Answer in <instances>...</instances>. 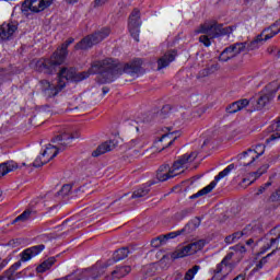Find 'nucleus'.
Returning <instances> with one entry per match:
<instances>
[{
	"label": "nucleus",
	"mask_w": 280,
	"mask_h": 280,
	"mask_svg": "<svg viewBox=\"0 0 280 280\" xmlns=\"http://www.w3.org/2000/svg\"><path fill=\"white\" fill-rule=\"evenodd\" d=\"M141 59H136L131 65L119 62L117 59L106 58L103 60L92 61L89 70L83 72H77L73 68H62L58 73V86L63 90L67 86V82H82L91 75L97 73V82L100 84H108L115 82L119 75H121L128 69H131L135 73L141 69Z\"/></svg>",
	"instance_id": "f257e3e1"
},
{
	"label": "nucleus",
	"mask_w": 280,
	"mask_h": 280,
	"mask_svg": "<svg viewBox=\"0 0 280 280\" xmlns=\"http://www.w3.org/2000/svg\"><path fill=\"white\" fill-rule=\"evenodd\" d=\"M197 156L198 153L196 152H191L190 154L186 153L175 161L171 167L167 164H163L158 170V180L165 183V180H170V178H174L175 176L183 174V172H185V167H187V164L196 161Z\"/></svg>",
	"instance_id": "f03ea898"
},
{
	"label": "nucleus",
	"mask_w": 280,
	"mask_h": 280,
	"mask_svg": "<svg viewBox=\"0 0 280 280\" xmlns=\"http://www.w3.org/2000/svg\"><path fill=\"white\" fill-rule=\"evenodd\" d=\"M71 141H73V136L67 132L59 133L52 138L51 142L55 143V145L49 144L42 153L44 163H49V161L56 159V156H58V152L67 150V147L71 144Z\"/></svg>",
	"instance_id": "7ed1b4c3"
},
{
	"label": "nucleus",
	"mask_w": 280,
	"mask_h": 280,
	"mask_svg": "<svg viewBox=\"0 0 280 280\" xmlns=\"http://www.w3.org/2000/svg\"><path fill=\"white\" fill-rule=\"evenodd\" d=\"M269 242L262 247L260 253H266V250H270V248H275L272 253L268 254L266 257L261 258L256 267L253 269V272H257V270H261L264 265L268 262V257H272L275 253H277V248H279V240H280V224L276 225L273 229L269 231L268 234Z\"/></svg>",
	"instance_id": "20e7f679"
},
{
	"label": "nucleus",
	"mask_w": 280,
	"mask_h": 280,
	"mask_svg": "<svg viewBox=\"0 0 280 280\" xmlns=\"http://www.w3.org/2000/svg\"><path fill=\"white\" fill-rule=\"evenodd\" d=\"M235 26H225L222 24H201L195 32L196 34H208L210 38H218L220 36H230L235 32Z\"/></svg>",
	"instance_id": "39448f33"
},
{
	"label": "nucleus",
	"mask_w": 280,
	"mask_h": 280,
	"mask_svg": "<svg viewBox=\"0 0 280 280\" xmlns=\"http://www.w3.org/2000/svg\"><path fill=\"white\" fill-rule=\"evenodd\" d=\"M108 36H110V28L105 27L92 35L85 36L74 46V49L77 50L91 49L93 45H97L98 43H102V40H104V38H108Z\"/></svg>",
	"instance_id": "423d86ee"
},
{
	"label": "nucleus",
	"mask_w": 280,
	"mask_h": 280,
	"mask_svg": "<svg viewBox=\"0 0 280 280\" xmlns=\"http://www.w3.org/2000/svg\"><path fill=\"white\" fill-rule=\"evenodd\" d=\"M205 248V241H196L186 246L177 248L175 252L170 254L171 259H183V257H189V255H196L199 250Z\"/></svg>",
	"instance_id": "0eeeda50"
},
{
	"label": "nucleus",
	"mask_w": 280,
	"mask_h": 280,
	"mask_svg": "<svg viewBox=\"0 0 280 280\" xmlns=\"http://www.w3.org/2000/svg\"><path fill=\"white\" fill-rule=\"evenodd\" d=\"M62 57L59 58L58 52H54L52 56L49 59H39L36 65L35 69L36 71H39V73H52L56 69V67L62 65Z\"/></svg>",
	"instance_id": "6e6552de"
},
{
	"label": "nucleus",
	"mask_w": 280,
	"mask_h": 280,
	"mask_svg": "<svg viewBox=\"0 0 280 280\" xmlns=\"http://www.w3.org/2000/svg\"><path fill=\"white\" fill-rule=\"evenodd\" d=\"M235 170V164L228 165L223 171H221L215 177L214 180H212L208 186L203 187L201 190L192 195L190 198L194 200L196 198H200V196H207V194H211L213 189H215V186L222 178L229 176L231 172Z\"/></svg>",
	"instance_id": "1a4fd4ad"
},
{
	"label": "nucleus",
	"mask_w": 280,
	"mask_h": 280,
	"mask_svg": "<svg viewBox=\"0 0 280 280\" xmlns=\"http://www.w3.org/2000/svg\"><path fill=\"white\" fill-rule=\"evenodd\" d=\"M54 0H24L22 3V12H32L33 14H40L47 8H51Z\"/></svg>",
	"instance_id": "9d476101"
},
{
	"label": "nucleus",
	"mask_w": 280,
	"mask_h": 280,
	"mask_svg": "<svg viewBox=\"0 0 280 280\" xmlns=\"http://www.w3.org/2000/svg\"><path fill=\"white\" fill-rule=\"evenodd\" d=\"M233 252L226 254V256L222 259V261L217 265L214 269L213 280H225L229 277V272L233 270Z\"/></svg>",
	"instance_id": "9b49d317"
},
{
	"label": "nucleus",
	"mask_w": 280,
	"mask_h": 280,
	"mask_svg": "<svg viewBox=\"0 0 280 280\" xmlns=\"http://www.w3.org/2000/svg\"><path fill=\"white\" fill-rule=\"evenodd\" d=\"M141 27V11L139 9H135L128 20V30L133 40L139 43V32Z\"/></svg>",
	"instance_id": "f8f14e48"
},
{
	"label": "nucleus",
	"mask_w": 280,
	"mask_h": 280,
	"mask_svg": "<svg viewBox=\"0 0 280 280\" xmlns=\"http://www.w3.org/2000/svg\"><path fill=\"white\" fill-rule=\"evenodd\" d=\"M240 54H244V45L235 43L224 48V50L219 56V60L221 62H229V60H232V58L240 56Z\"/></svg>",
	"instance_id": "ddd939ff"
},
{
	"label": "nucleus",
	"mask_w": 280,
	"mask_h": 280,
	"mask_svg": "<svg viewBox=\"0 0 280 280\" xmlns=\"http://www.w3.org/2000/svg\"><path fill=\"white\" fill-rule=\"evenodd\" d=\"M16 32H19L18 22H4L0 25V40H12Z\"/></svg>",
	"instance_id": "4468645a"
},
{
	"label": "nucleus",
	"mask_w": 280,
	"mask_h": 280,
	"mask_svg": "<svg viewBox=\"0 0 280 280\" xmlns=\"http://www.w3.org/2000/svg\"><path fill=\"white\" fill-rule=\"evenodd\" d=\"M43 250H45V245L43 244L28 247L20 254V260L22 262L30 261L31 259H34V257H36L37 255H40Z\"/></svg>",
	"instance_id": "2eb2a0df"
},
{
	"label": "nucleus",
	"mask_w": 280,
	"mask_h": 280,
	"mask_svg": "<svg viewBox=\"0 0 280 280\" xmlns=\"http://www.w3.org/2000/svg\"><path fill=\"white\" fill-rule=\"evenodd\" d=\"M266 152V145L264 144H257L255 149H248L244 152L245 159L250 158V161L246 163V165H253L259 156H261Z\"/></svg>",
	"instance_id": "dca6fc26"
},
{
	"label": "nucleus",
	"mask_w": 280,
	"mask_h": 280,
	"mask_svg": "<svg viewBox=\"0 0 280 280\" xmlns=\"http://www.w3.org/2000/svg\"><path fill=\"white\" fill-rule=\"evenodd\" d=\"M40 86H42V91L45 93L46 97H56V95L58 93H60V91H62V89H60V86H58V83H57V85H54L47 80L40 81Z\"/></svg>",
	"instance_id": "f3484780"
},
{
	"label": "nucleus",
	"mask_w": 280,
	"mask_h": 280,
	"mask_svg": "<svg viewBox=\"0 0 280 280\" xmlns=\"http://www.w3.org/2000/svg\"><path fill=\"white\" fill-rule=\"evenodd\" d=\"M248 104H250V101H248L247 98H241L228 105L225 108V112L229 113V115H235V113H240V110H244V108H246Z\"/></svg>",
	"instance_id": "a211bd4d"
},
{
	"label": "nucleus",
	"mask_w": 280,
	"mask_h": 280,
	"mask_svg": "<svg viewBox=\"0 0 280 280\" xmlns=\"http://www.w3.org/2000/svg\"><path fill=\"white\" fill-rule=\"evenodd\" d=\"M115 148H117V141L115 140L106 141L101 145H98L97 149L92 152V156L94 158L102 156V154H106V152H112V150H115Z\"/></svg>",
	"instance_id": "6ab92c4d"
},
{
	"label": "nucleus",
	"mask_w": 280,
	"mask_h": 280,
	"mask_svg": "<svg viewBox=\"0 0 280 280\" xmlns=\"http://www.w3.org/2000/svg\"><path fill=\"white\" fill-rule=\"evenodd\" d=\"M174 60H176V50H168L158 60V71L170 67V63Z\"/></svg>",
	"instance_id": "aec40b11"
},
{
	"label": "nucleus",
	"mask_w": 280,
	"mask_h": 280,
	"mask_svg": "<svg viewBox=\"0 0 280 280\" xmlns=\"http://www.w3.org/2000/svg\"><path fill=\"white\" fill-rule=\"evenodd\" d=\"M280 32V20L276 21L270 27L265 28L261 32V36H264V40H270V38H275L277 34Z\"/></svg>",
	"instance_id": "412c9836"
},
{
	"label": "nucleus",
	"mask_w": 280,
	"mask_h": 280,
	"mask_svg": "<svg viewBox=\"0 0 280 280\" xmlns=\"http://www.w3.org/2000/svg\"><path fill=\"white\" fill-rule=\"evenodd\" d=\"M177 137H174V133H165L163 135L158 142H155V145H159V143H162V150H165L166 148H172L174 145V141H176Z\"/></svg>",
	"instance_id": "4be33fe9"
},
{
	"label": "nucleus",
	"mask_w": 280,
	"mask_h": 280,
	"mask_svg": "<svg viewBox=\"0 0 280 280\" xmlns=\"http://www.w3.org/2000/svg\"><path fill=\"white\" fill-rule=\"evenodd\" d=\"M264 35H258L256 39L252 40V42H244V43H238V45H243V52L244 51H255V49H259V43H261V40H264V38H261Z\"/></svg>",
	"instance_id": "5701e85b"
},
{
	"label": "nucleus",
	"mask_w": 280,
	"mask_h": 280,
	"mask_svg": "<svg viewBox=\"0 0 280 280\" xmlns=\"http://www.w3.org/2000/svg\"><path fill=\"white\" fill-rule=\"evenodd\" d=\"M73 43H75V39H74L73 37H70V38H68V39L66 40V43H63V44L61 45L60 48H58V49L55 51V54H57V56H58L59 58H62V62H65V58H67V54H68L67 49H69V45H73Z\"/></svg>",
	"instance_id": "b1692460"
},
{
	"label": "nucleus",
	"mask_w": 280,
	"mask_h": 280,
	"mask_svg": "<svg viewBox=\"0 0 280 280\" xmlns=\"http://www.w3.org/2000/svg\"><path fill=\"white\" fill-rule=\"evenodd\" d=\"M19 167V164L14 161H10L7 163L0 164V178L5 176L7 174H10V172H14Z\"/></svg>",
	"instance_id": "393cba45"
},
{
	"label": "nucleus",
	"mask_w": 280,
	"mask_h": 280,
	"mask_svg": "<svg viewBox=\"0 0 280 280\" xmlns=\"http://www.w3.org/2000/svg\"><path fill=\"white\" fill-rule=\"evenodd\" d=\"M132 268L130 266L117 267L112 271V279H124L126 275H130Z\"/></svg>",
	"instance_id": "a878e982"
},
{
	"label": "nucleus",
	"mask_w": 280,
	"mask_h": 280,
	"mask_svg": "<svg viewBox=\"0 0 280 280\" xmlns=\"http://www.w3.org/2000/svg\"><path fill=\"white\" fill-rule=\"evenodd\" d=\"M54 264H56V258L49 257L48 259L44 260L42 264H39L36 267V272H38L39 275H43V272H47V270H50Z\"/></svg>",
	"instance_id": "bb28decb"
},
{
	"label": "nucleus",
	"mask_w": 280,
	"mask_h": 280,
	"mask_svg": "<svg viewBox=\"0 0 280 280\" xmlns=\"http://www.w3.org/2000/svg\"><path fill=\"white\" fill-rule=\"evenodd\" d=\"M278 91H279V83H277L276 81L268 83L265 86V95H268L269 98L271 100L275 97V95H277Z\"/></svg>",
	"instance_id": "cd10ccee"
},
{
	"label": "nucleus",
	"mask_w": 280,
	"mask_h": 280,
	"mask_svg": "<svg viewBox=\"0 0 280 280\" xmlns=\"http://www.w3.org/2000/svg\"><path fill=\"white\" fill-rule=\"evenodd\" d=\"M23 261H16L14 262L8 270L4 271V278H7L8 280H14V272H16V270H19V268H21V264Z\"/></svg>",
	"instance_id": "c85d7f7f"
},
{
	"label": "nucleus",
	"mask_w": 280,
	"mask_h": 280,
	"mask_svg": "<svg viewBox=\"0 0 280 280\" xmlns=\"http://www.w3.org/2000/svg\"><path fill=\"white\" fill-rule=\"evenodd\" d=\"M128 255H130V249H128V247L119 248L114 253V260L121 261V259H126Z\"/></svg>",
	"instance_id": "c756f323"
},
{
	"label": "nucleus",
	"mask_w": 280,
	"mask_h": 280,
	"mask_svg": "<svg viewBox=\"0 0 280 280\" xmlns=\"http://www.w3.org/2000/svg\"><path fill=\"white\" fill-rule=\"evenodd\" d=\"M150 185L148 186H142L141 188H138L137 190L133 191L132 198H145L148 194H150Z\"/></svg>",
	"instance_id": "7c9ffc66"
},
{
	"label": "nucleus",
	"mask_w": 280,
	"mask_h": 280,
	"mask_svg": "<svg viewBox=\"0 0 280 280\" xmlns=\"http://www.w3.org/2000/svg\"><path fill=\"white\" fill-rule=\"evenodd\" d=\"M244 235H246V230L235 232L225 237V244H234V242H237V240H241V237H244Z\"/></svg>",
	"instance_id": "2f4dec72"
},
{
	"label": "nucleus",
	"mask_w": 280,
	"mask_h": 280,
	"mask_svg": "<svg viewBox=\"0 0 280 280\" xmlns=\"http://www.w3.org/2000/svg\"><path fill=\"white\" fill-rule=\"evenodd\" d=\"M198 270H200L199 265H195L192 268L188 269L184 276V280H194L196 275H198Z\"/></svg>",
	"instance_id": "473e14b6"
},
{
	"label": "nucleus",
	"mask_w": 280,
	"mask_h": 280,
	"mask_svg": "<svg viewBox=\"0 0 280 280\" xmlns=\"http://www.w3.org/2000/svg\"><path fill=\"white\" fill-rule=\"evenodd\" d=\"M130 148H135V152H139L140 150H143L145 148V142L141 139H133L129 142Z\"/></svg>",
	"instance_id": "72a5a7b5"
},
{
	"label": "nucleus",
	"mask_w": 280,
	"mask_h": 280,
	"mask_svg": "<svg viewBox=\"0 0 280 280\" xmlns=\"http://www.w3.org/2000/svg\"><path fill=\"white\" fill-rule=\"evenodd\" d=\"M185 231H187V226H185L184 229L176 231V232H171L168 234L162 235V237H164V243H167V240H174V237H178V235H183V233H185Z\"/></svg>",
	"instance_id": "f704fd0d"
},
{
	"label": "nucleus",
	"mask_w": 280,
	"mask_h": 280,
	"mask_svg": "<svg viewBox=\"0 0 280 280\" xmlns=\"http://www.w3.org/2000/svg\"><path fill=\"white\" fill-rule=\"evenodd\" d=\"M32 215V211L26 210L24 211L22 214H20L19 217H16L13 221L12 224H16V222H27V220H30Z\"/></svg>",
	"instance_id": "c9c22d12"
},
{
	"label": "nucleus",
	"mask_w": 280,
	"mask_h": 280,
	"mask_svg": "<svg viewBox=\"0 0 280 280\" xmlns=\"http://www.w3.org/2000/svg\"><path fill=\"white\" fill-rule=\"evenodd\" d=\"M268 171V165H264L261 168H259L258 171L250 173L249 174V178H253L252 180L255 183L257 180V178H259L260 176H262V174H265V172Z\"/></svg>",
	"instance_id": "e433bc0d"
},
{
	"label": "nucleus",
	"mask_w": 280,
	"mask_h": 280,
	"mask_svg": "<svg viewBox=\"0 0 280 280\" xmlns=\"http://www.w3.org/2000/svg\"><path fill=\"white\" fill-rule=\"evenodd\" d=\"M270 100H272V98H270L269 95H267V94L261 95L257 101V108H259V109L264 108V106H266V104H268V102H270Z\"/></svg>",
	"instance_id": "4c0bfd02"
},
{
	"label": "nucleus",
	"mask_w": 280,
	"mask_h": 280,
	"mask_svg": "<svg viewBox=\"0 0 280 280\" xmlns=\"http://www.w3.org/2000/svg\"><path fill=\"white\" fill-rule=\"evenodd\" d=\"M165 244V237L163 235H160L151 241V246L153 248H159Z\"/></svg>",
	"instance_id": "58836bf2"
},
{
	"label": "nucleus",
	"mask_w": 280,
	"mask_h": 280,
	"mask_svg": "<svg viewBox=\"0 0 280 280\" xmlns=\"http://www.w3.org/2000/svg\"><path fill=\"white\" fill-rule=\"evenodd\" d=\"M71 189H73V186H71V184H66L58 194L59 196H69V194H71Z\"/></svg>",
	"instance_id": "ea45409f"
},
{
	"label": "nucleus",
	"mask_w": 280,
	"mask_h": 280,
	"mask_svg": "<svg viewBox=\"0 0 280 280\" xmlns=\"http://www.w3.org/2000/svg\"><path fill=\"white\" fill-rule=\"evenodd\" d=\"M45 164H47V162H45V158H43V155H39L33 162V167H43V165Z\"/></svg>",
	"instance_id": "a19ab883"
},
{
	"label": "nucleus",
	"mask_w": 280,
	"mask_h": 280,
	"mask_svg": "<svg viewBox=\"0 0 280 280\" xmlns=\"http://www.w3.org/2000/svg\"><path fill=\"white\" fill-rule=\"evenodd\" d=\"M271 185H272V180L269 179L266 184H264L258 188L256 196H261V194H265L266 189H268V187H270Z\"/></svg>",
	"instance_id": "79ce46f5"
},
{
	"label": "nucleus",
	"mask_w": 280,
	"mask_h": 280,
	"mask_svg": "<svg viewBox=\"0 0 280 280\" xmlns=\"http://www.w3.org/2000/svg\"><path fill=\"white\" fill-rule=\"evenodd\" d=\"M199 43H202V45H205V47H211V38H209V34L201 35L199 37Z\"/></svg>",
	"instance_id": "37998d69"
},
{
	"label": "nucleus",
	"mask_w": 280,
	"mask_h": 280,
	"mask_svg": "<svg viewBox=\"0 0 280 280\" xmlns=\"http://www.w3.org/2000/svg\"><path fill=\"white\" fill-rule=\"evenodd\" d=\"M253 183H254L253 179L245 177L240 183V187H242L243 189H246V187H249V185H253Z\"/></svg>",
	"instance_id": "c03bdc74"
},
{
	"label": "nucleus",
	"mask_w": 280,
	"mask_h": 280,
	"mask_svg": "<svg viewBox=\"0 0 280 280\" xmlns=\"http://www.w3.org/2000/svg\"><path fill=\"white\" fill-rule=\"evenodd\" d=\"M277 139H280V133H279V132L272 133V135L266 140V143H270V142H272V141H277Z\"/></svg>",
	"instance_id": "a18cd8bd"
},
{
	"label": "nucleus",
	"mask_w": 280,
	"mask_h": 280,
	"mask_svg": "<svg viewBox=\"0 0 280 280\" xmlns=\"http://www.w3.org/2000/svg\"><path fill=\"white\" fill-rule=\"evenodd\" d=\"M199 75L200 78H207V75H211V70H209V68H205L200 70Z\"/></svg>",
	"instance_id": "49530a36"
},
{
	"label": "nucleus",
	"mask_w": 280,
	"mask_h": 280,
	"mask_svg": "<svg viewBox=\"0 0 280 280\" xmlns=\"http://www.w3.org/2000/svg\"><path fill=\"white\" fill-rule=\"evenodd\" d=\"M106 3H108V0H94V8H102Z\"/></svg>",
	"instance_id": "de8ad7c7"
},
{
	"label": "nucleus",
	"mask_w": 280,
	"mask_h": 280,
	"mask_svg": "<svg viewBox=\"0 0 280 280\" xmlns=\"http://www.w3.org/2000/svg\"><path fill=\"white\" fill-rule=\"evenodd\" d=\"M232 250H236L240 253H246V247H244L243 245H236L232 247Z\"/></svg>",
	"instance_id": "09e8293b"
},
{
	"label": "nucleus",
	"mask_w": 280,
	"mask_h": 280,
	"mask_svg": "<svg viewBox=\"0 0 280 280\" xmlns=\"http://www.w3.org/2000/svg\"><path fill=\"white\" fill-rule=\"evenodd\" d=\"M208 69H209V71H210V74H211V73H215V71H219L220 65L214 63V65L210 66Z\"/></svg>",
	"instance_id": "8fccbe9b"
},
{
	"label": "nucleus",
	"mask_w": 280,
	"mask_h": 280,
	"mask_svg": "<svg viewBox=\"0 0 280 280\" xmlns=\"http://www.w3.org/2000/svg\"><path fill=\"white\" fill-rule=\"evenodd\" d=\"M10 259L11 258H5L0 262V272L5 268V266H8V264H10Z\"/></svg>",
	"instance_id": "3c124183"
},
{
	"label": "nucleus",
	"mask_w": 280,
	"mask_h": 280,
	"mask_svg": "<svg viewBox=\"0 0 280 280\" xmlns=\"http://www.w3.org/2000/svg\"><path fill=\"white\" fill-rule=\"evenodd\" d=\"M241 159H243V165H244V167H248V165H250V164H246V163H248V161H250V158H245L244 156V152L242 153V158Z\"/></svg>",
	"instance_id": "603ef678"
},
{
	"label": "nucleus",
	"mask_w": 280,
	"mask_h": 280,
	"mask_svg": "<svg viewBox=\"0 0 280 280\" xmlns=\"http://www.w3.org/2000/svg\"><path fill=\"white\" fill-rule=\"evenodd\" d=\"M86 189H89V187H86V185H83V186L79 187L78 191L81 194H86Z\"/></svg>",
	"instance_id": "864d4df0"
},
{
	"label": "nucleus",
	"mask_w": 280,
	"mask_h": 280,
	"mask_svg": "<svg viewBox=\"0 0 280 280\" xmlns=\"http://www.w3.org/2000/svg\"><path fill=\"white\" fill-rule=\"evenodd\" d=\"M253 244H255V240H253V238H249V240L246 242V245H247V246H253Z\"/></svg>",
	"instance_id": "5fc2aeb1"
},
{
	"label": "nucleus",
	"mask_w": 280,
	"mask_h": 280,
	"mask_svg": "<svg viewBox=\"0 0 280 280\" xmlns=\"http://www.w3.org/2000/svg\"><path fill=\"white\" fill-rule=\"evenodd\" d=\"M102 91H103V95H106L107 93H109L110 89L104 86V88L102 89Z\"/></svg>",
	"instance_id": "6e6d98bb"
},
{
	"label": "nucleus",
	"mask_w": 280,
	"mask_h": 280,
	"mask_svg": "<svg viewBox=\"0 0 280 280\" xmlns=\"http://www.w3.org/2000/svg\"><path fill=\"white\" fill-rule=\"evenodd\" d=\"M170 109H171L170 105H165L162 108V113H167V110H170Z\"/></svg>",
	"instance_id": "4d7b16f0"
},
{
	"label": "nucleus",
	"mask_w": 280,
	"mask_h": 280,
	"mask_svg": "<svg viewBox=\"0 0 280 280\" xmlns=\"http://www.w3.org/2000/svg\"><path fill=\"white\" fill-rule=\"evenodd\" d=\"M276 130H277L278 132H280V118H279V120L276 122Z\"/></svg>",
	"instance_id": "13d9d810"
},
{
	"label": "nucleus",
	"mask_w": 280,
	"mask_h": 280,
	"mask_svg": "<svg viewBox=\"0 0 280 280\" xmlns=\"http://www.w3.org/2000/svg\"><path fill=\"white\" fill-rule=\"evenodd\" d=\"M67 3H78V0H66Z\"/></svg>",
	"instance_id": "bf43d9fd"
},
{
	"label": "nucleus",
	"mask_w": 280,
	"mask_h": 280,
	"mask_svg": "<svg viewBox=\"0 0 280 280\" xmlns=\"http://www.w3.org/2000/svg\"><path fill=\"white\" fill-rule=\"evenodd\" d=\"M4 279V277L3 276H0V280H3Z\"/></svg>",
	"instance_id": "052dcab7"
},
{
	"label": "nucleus",
	"mask_w": 280,
	"mask_h": 280,
	"mask_svg": "<svg viewBox=\"0 0 280 280\" xmlns=\"http://www.w3.org/2000/svg\"><path fill=\"white\" fill-rule=\"evenodd\" d=\"M62 224H67V220L66 221H63V223Z\"/></svg>",
	"instance_id": "680f3d73"
},
{
	"label": "nucleus",
	"mask_w": 280,
	"mask_h": 280,
	"mask_svg": "<svg viewBox=\"0 0 280 280\" xmlns=\"http://www.w3.org/2000/svg\"><path fill=\"white\" fill-rule=\"evenodd\" d=\"M278 100H279V102H280V94H279V96H278Z\"/></svg>",
	"instance_id": "e2e57ef3"
},
{
	"label": "nucleus",
	"mask_w": 280,
	"mask_h": 280,
	"mask_svg": "<svg viewBox=\"0 0 280 280\" xmlns=\"http://www.w3.org/2000/svg\"><path fill=\"white\" fill-rule=\"evenodd\" d=\"M279 56H280V50H279Z\"/></svg>",
	"instance_id": "0e129e2a"
}]
</instances>
